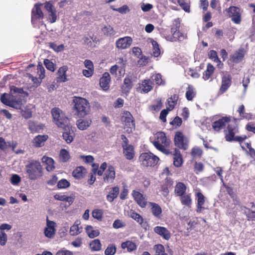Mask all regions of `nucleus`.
<instances>
[{
	"mask_svg": "<svg viewBox=\"0 0 255 255\" xmlns=\"http://www.w3.org/2000/svg\"><path fill=\"white\" fill-rule=\"evenodd\" d=\"M139 87L137 88L138 91L141 93H147L153 89V82L150 79H144L141 83L138 84Z\"/></svg>",
	"mask_w": 255,
	"mask_h": 255,
	"instance_id": "obj_20",
	"label": "nucleus"
},
{
	"mask_svg": "<svg viewBox=\"0 0 255 255\" xmlns=\"http://www.w3.org/2000/svg\"><path fill=\"white\" fill-rule=\"evenodd\" d=\"M102 31L107 36H114L116 33L114 28L110 25L105 26L103 28Z\"/></svg>",
	"mask_w": 255,
	"mask_h": 255,
	"instance_id": "obj_55",
	"label": "nucleus"
},
{
	"mask_svg": "<svg viewBox=\"0 0 255 255\" xmlns=\"http://www.w3.org/2000/svg\"><path fill=\"white\" fill-rule=\"evenodd\" d=\"M231 117L229 116L223 117L218 120L212 123V126L213 129L217 132L220 131L221 129L224 128L227 124L231 123Z\"/></svg>",
	"mask_w": 255,
	"mask_h": 255,
	"instance_id": "obj_15",
	"label": "nucleus"
},
{
	"mask_svg": "<svg viewBox=\"0 0 255 255\" xmlns=\"http://www.w3.org/2000/svg\"><path fill=\"white\" fill-rule=\"evenodd\" d=\"M178 99V96L176 94H174L169 98L166 103V109L170 111L173 110L177 104Z\"/></svg>",
	"mask_w": 255,
	"mask_h": 255,
	"instance_id": "obj_39",
	"label": "nucleus"
},
{
	"mask_svg": "<svg viewBox=\"0 0 255 255\" xmlns=\"http://www.w3.org/2000/svg\"><path fill=\"white\" fill-rule=\"evenodd\" d=\"M215 71L214 67L211 64L208 63L207 65V69L203 74V78L205 80H208L210 78Z\"/></svg>",
	"mask_w": 255,
	"mask_h": 255,
	"instance_id": "obj_43",
	"label": "nucleus"
},
{
	"mask_svg": "<svg viewBox=\"0 0 255 255\" xmlns=\"http://www.w3.org/2000/svg\"><path fill=\"white\" fill-rule=\"evenodd\" d=\"M44 64L48 70L52 72H54L55 71L56 65L51 60L48 59H44Z\"/></svg>",
	"mask_w": 255,
	"mask_h": 255,
	"instance_id": "obj_58",
	"label": "nucleus"
},
{
	"mask_svg": "<svg viewBox=\"0 0 255 255\" xmlns=\"http://www.w3.org/2000/svg\"><path fill=\"white\" fill-rule=\"evenodd\" d=\"M79 225L80 222L76 221L71 227L70 229V234L71 235L76 236L80 233Z\"/></svg>",
	"mask_w": 255,
	"mask_h": 255,
	"instance_id": "obj_50",
	"label": "nucleus"
},
{
	"mask_svg": "<svg viewBox=\"0 0 255 255\" xmlns=\"http://www.w3.org/2000/svg\"><path fill=\"white\" fill-rule=\"evenodd\" d=\"M93 167L96 166V168H94L93 169V171L94 174L97 173V174L99 176H102L103 174L104 171L106 169L107 167V164L106 162H103L100 167V169H98V165H96L95 163H93Z\"/></svg>",
	"mask_w": 255,
	"mask_h": 255,
	"instance_id": "obj_47",
	"label": "nucleus"
},
{
	"mask_svg": "<svg viewBox=\"0 0 255 255\" xmlns=\"http://www.w3.org/2000/svg\"><path fill=\"white\" fill-rule=\"evenodd\" d=\"M139 160L144 166L153 167L157 164L159 158L152 153L149 152L142 153L139 155Z\"/></svg>",
	"mask_w": 255,
	"mask_h": 255,
	"instance_id": "obj_8",
	"label": "nucleus"
},
{
	"mask_svg": "<svg viewBox=\"0 0 255 255\" xmlns=\"http://www.w3.org/2000/svg\"><path fill=\"white\" fill-rule=\"evenodd\" d=\"M92 124L91 118H86L85 119H80L77 121V127L80 130H85L90 126Z\"/></svg>",
	"mask_w": 255,
	"mask_h": 255,
	"instance_id": "obj_40",
	"label": "nucleus"
},
{
	"mask_svg": "<svg viewBox=\"0 0 255 255\" xmlns=\"http://www.w3.org/2000/svg\"><path fill=\"white\" fill-rule=\"evenodd\" d=\"M180 27V20L179 18L173 20L171 25V42H182L187 38V34L179 30Z\"/></svg>",
	"mask_w": 255,
	"mask_h": 255,
	"instance_id": "obj_6",
	"label": "nucleus"
},
{
	"mask_svg": "<svg viewBox=\"0 0 255 255\" xmlns=\"http://www.w3.org/2000/svg\"><path fill=\"white\" fill-rule=\"evenodd\" d=\"M173 183V180L169 177H166L164 181L161 185V191L164 197H166L169 194L168 189L170 188Z\"/></svg>",
	"mask_w": 255,
	"mask_h": 255,
	"instance_id": "obj_25",
	"label": "nucleus"
},
{
	"mask_svg": "<svg viewBox=\"0 0 255 255\" xmlns=\"http://www.w3.org/2000/svg\"><path fill=\"white\" fill-rule=\"evenodd\" d=\"M111 81V77L109 73L105 72L100 79V85L105 91L108 90L109 88V83Z\"/></svg>",
	"mask_w": 255,
	"mask_h": 255,
	"instance_id": "obj_30",
	"label": "nucleus"
},
{
	"mask_svg": "<svg viewBox=\"0 0 255 255\" xmlns=\"http://www.w3.org/2000/svg\"><path fill=\"white\" fill-rule=\"evenodd\" d=\"M161 35L166 39L167 41H171V36L172 33H171V28L170 30L168 29L162 28L160 31Z\"/></svg>",
	"mask_w": 255,
	"mask_h": 255,
	"instance_id": "obj_54",
	"label": "nucleus"
},
{
	"mask_svg": "<svg viewBox=\"0 0 255 255\" xmlns=\"http://www.w3.org/2000/svg\"><path fill=\"white\" fill-rule=\"evenodd\" d=\"M60 156L63 162H65L70 159V155L68 151L65 149H62L60 151Z\"/></svg>",
	"mask_w": 255,
	"mask_h": 255,
	"instance_id": "obj_62",
	"label": "nucleus"
},
{
	"mask_svg": "<svg viewBox=\"0 0 255 255\" xmlns=\"http://www.w3.org/2000/svg\"><path fill=\"white\" fill-rule=\"evenodd\" d=\"M149 205L151 207V212L152 215L158 219L161 217L162 209L161 207L157 203L154 202H149Z\"/></svg>",
	"mask_w": 255,
	"mask_h": 255,
	"instance_id": "obj_31",
	"label": "nucleus"
},
{
	"mask_svg": "<svg viewBox=\"0 0 255 255\" xmlns=\"http://www.w3.org/2000/svg\"><path fill=\"white\" fill-rule=\"evenodd\" d=\"M44 3H36L31 11V22L33 24H36L38 21L43 18L44 14L40 8V6Z\"/></svg>",
	"mask_w": 255,
	"mask_h": 255,
	"instance_id": "obj_14",
	"label": "nucleus"
},
{
	"mask_svg": "<svg viewBox=\"0 0 255 255\" xmlns=\"http://www.w3.org/2000/svg\"><path fill=\"white\" fill-rule=\"evenodd\" d=\"M232 76L230 74H226L222 77L221 85L219 89L220 94L226 92L232 84Z\"/></svg>",
	"mask_w": 255,
	"mask_h": 255,
	"instance_id": "obj_16",
	"label": "nucleus"
},
{
	"mask_svg": "<svg viewBox=\"0 0 255 255\" xmlns=\"http://www.w3.org/2000/svg\"><path fill=\"white\" fill-rule=\"evenodd\" d=\"M155 255H167L165 252L164 246L161 244L156 245L154 247Z\"/></svg>",
	"mask_w": 255,
	"mask_h": 255,
	"instance_id": "obj_57",
	"label": "nucleus"
},
{
	"mask_svg": "<svg viewBox=\"0 0 255 255\" xmlns=\"http://www.w3.org/2000/svg\"><path fill=\"white\" fill-rule=\"evenodd\" d=\"M121 248L123 249H127V250L129 252H132L135 250L137 248L136 244L130 241H127L125 242H123L121 244Z\"/></svg>",
	"mask_w": 255,
	"mask_h": 255,
	"instance_id": "obj_44",
	"label": "nucleus"
},
{
	"mask_svg": "<svg viewBox=\"0 0 255 255\" xmlns=\"http://www.w3.org/2000/svg\"><path fill=\"white\" fill-rule=\"evenodd\" d=\"M51 114L53 121L58 127L62 129H66L68 128L69 120L59 108H53L51 110Z\"/></svg>",
	"mask_w": 255,
	"mask_h": 255,
	"instance_id": "obj_5",
	"label": "nucleus"
},
{
	"mask_svg": "<svg viewBox=\"0 0 255 255\" xmlns=\"http://www.w3.org/2000/svg\"><path fill=\"white\" fill-rule=\"evenodd\" d=\"M116 177L115 168L112 165L108 166V169L106 171L104 176V181L105 182H113Z\"/></svg>",
	"mask_w": 255,
	"mask_h": 255,
	"instance_id": "obj_24",
	"label": "nucleus"
},
{
	"mask_svg": "<svg viewBox=\"0 0 255 255\" xmlns=\"http://www.w3.org/2000/svg\"><path fill=\"white\" fill-rule=\"evenodd\" d=\"M68 70L67 66H63L58 69L57 72V82L58 83H63L67 81L66 72Z\"/></svg>",
	"mask_w": 255,
	"mask_h": 255,
	"instance_id": "obj_27",
	"label": "nucleus"
},
{
	"mask_svg": "<svg viewBox=\"0 0 255 255\" xmlns=\"http://www.w3.org/2000/svg\"><path fill=\"white\" fill-rule=\"evenodd\" d=\"M195 197L197 199L196 212L201 213L205 209L203 205L205 203V197L200 191L195 193Z\"/></svg>",
	"mask_w": 255,
	"mask_h": 255,
	"instance_id": "obj_22",
	"label": "nucleus"
},
{
	"mask_svg": "<svg viewBox=\"0 0 255 255\" xmlns=\"http://www.w3.org/2000/svg\"><path fill=\"white\" fill-rule=\"evenodd\" d=\"M246 54L243 48H240L230 55V60L234 63H239L242 61Z\"/></svg>",
	"mask_w": 255,
	"mask_h": 255,
	"instance_id": "obj_19",
	"label": "nucleus"
},
{
	"mask_svg": "<svg viewBox=\"0 0 255 255\" xmlns=\"http://www.w3.org/2000/svg\"><path fill=\"white\" fill-rule=\"evenodd\" d=\"M186 98L188 101H192L196 96V93L193 86L189 85L186 92Z\"/></svg>",
	"mask_w": 255,
	"mask_h": 255,
	"instance_id": "obj_48",
	"label": "nucleus"
},
{
	"mask_svg": "<svg viewBox=\"0 0 255 255\" xmlns=\"http://www.w3.org/2000/svg\"><path fill=\"white\" fill-rule=\"evenodd\" d=\"M180 197V200L182 205L190 208L192 203L191 195L190 193L184 194Z\"/></svg>",
	"mask_w": 255,
	"mask_h": 255,
	"instance_id": "obj_41",
	"label": "nucleus"
},
{
	"mask_svg": "<svg viewBox=\"0 0 255 255\" xmlns=\"http://www.w3.org/2000/svg\"><path fill=\"white\" fill-rule=\"evenodd\" d=\"M151 42L153 46V56L155 57H157L160 54V49L159 47V44L157 41L153 39L151 40Z\"/></svg>",
	"mask_w": 255,
	"mask_h": 255,
	"instance_id": "obj_53",
	"label": "nucleus"
},
{
	"mask_svg": "<svg viewBox=\"0 0 255 255\" xmlns=\"http://www.w3.org/2000/svg\"><path fill=\"white\" fill-rule=\"evenodd\" d=\"M203 153L202 150L198 147H194L192 149L191 155L193 157H200Z\"/></svg>",
	"mask_w": 255,
	"mask_h": 255,
	"instance_id": "obj_61",
	"label": "nucleus"
},
{
	"mask_svg": "<svg viewBox=\"0 0 255 255\" xmlns=\"http://www.w3.org/2000/svg\"><path fill=\"white\" fill-rule=\"evenodd\" d=\"M46 226L47 227L44 230L45 236L48 238H51L55 234V223L53 221H49L47 218Z\"/></svg>",
	"mask_w": 255,
	"mask_h": 255,
	"instance_id": "obj_23",
	"label": "nucleus"
},
{
	"mask_svg": "<svg viewBox=\"0 0 255 255\" xmlns=\"http://www.w3.org/2000/svg\"><path fill=\"white\" fill-rule=\"evenodd\" d=\"M42 161L46 164L45 168L48 171H53L55 169L54 160L51 157L43 156Z\"/></svg>",
	"mask_w": 255,
	"mask_h": 255,
	"instance_id": "obj_37",
	"label": "nucleus"
},
{
	"mask_svg": "<svg viewBox=\"0 0 255 255\" xmlns=\"http://www.w3.org/2000/svg\"><path fill=\"white\" fill-rule=\"evenodd\" d=\"M130 217L138 223L142 227H143L146 223V222L144 223V220L142 216L134 211L130 212Z\"/></svg>",
	"mask_w": 255,
	"mask_h": 255,
	"instance_id": "obj_46",
	"label": "nucleus"
},
{
	"mask_svg": "<svg viewBox=\"0 0 255 255\" xmlns=\"http://www.w3.org/2000/svg\"><path fill=\"white\" fill-rule=\"evenodd\" d=\"M111 8L116 11H118L121 13H126L127 12L129 11L128 7L127 5H124L118 8H115L114 7L113 5H111Z\"/></svg>",
	"mask_w": 255,
	"mask_h": 255,
	"instance_id": "obj_64",
	"label": "nucleus"
},
{
	"mask_svg": "<svg viewBox=\"0 0 255 255\" xmlns=\"http://www.w3.org/2000/svg\"><path fill=\"white\" fill-rule=\"evenodd\" d=\"M25 171L28 178L31 180H35L43 175V168L38 160H32L25 165Z\"/></svg>",
	"mask_w": 255,
	"mask_h": 255,
	"instance_id": "obj_4",
	"label": "nucleus"
},
{
	"mask_svg": "<svg viewBox=\"0 0 255 255\" xmlns=\"http://www.w3.org/2000/svg\"><path fill=\"white\" fill-rule=\"evenodd\" d=\"M153 231L155 233L166 241H168L171 238V234L170 231L164 227L156 226L154 228Z\"/></svg>",
	"mask_w": 255,
	"mask_h": 255,
	"instance_id": "obj_21",
	"label": "nucleus"
},
{
	"mask_svg": "<svg viewBox=\"0 0 255 255\" xmlns=\"http://www.w3.org/2000/svg\"><path fill=\"white\" fill-rule=\"evenodd\" d=\"M123 154L126 158L128 160H132L135 156L134 148L131 144L122 147Z\"/></svg>",
	"mask_w": 255,
	"mask_h": 255,
	"instance_id": "obj_28",
	"label": "nucleus"
},
{
	"mask_svg": "<svg viewBox=\"0 0 255 255\" xmlns=\"http://www.w3.org/2000/svg\"><path fill=\"white\" fill-rule=\"evenodd\" d=\"M237 112L239 114V117L241 120L245 119L249 121L254 119L253 114L246 112L245 107L244 105H241L239 107Z\"/></svg>",
	"mask_w": 255,
	"mask_h": 255,
	"instance_id": "obj_29",
	"label": "nucleus"
},
{
	"mask_svg": "<svg viewBox=\"0 0 255 255\" xmlns=\"http://www.w3.org/2000/svg\"><path fill=\"white\" fill-rule=\"evenodd\" d=\"M163 106L161 100L157 101L156 104H153L149 106V109L152 111L158 112Z\"/></svg>",
	"mask_w": 255,
	"mask_h": 255,
	"instance_id": "obj_63",
	"label": "nucleus"
},
{
	"mask_svg": "<svg viewBox=\"0 0 255 255\" xmlns=\"http://www.w3.org/2000/svg\"><path fill=\"white\" fill-rule=\"evenodd\" d=\"M70 125L68 124V128L66 129H63L64 131L63 133V137L67 143H70L73 140L74 133L73 130H70Z\"/></svg>",
	"mask_w": 255,
	"mask_h": 255,
	"instance_id": "obj_35",
	"label": "nucleus"
},
{
	"mask_svg": "<svg viewBox=\"0 0 255 255\" xmlns=\"http://www.w3.org/2000/svg\"><path fill=\"white\" fill-rule=\"evenodd\" d=\"M208 55L209 58L217 63V66L218 68L221 69L223 67V64L221 63V60L218 56L217 52L215 50H210L208 52Z\"/></svg>",
	"mask_w": 255,
	"mask_h": 255,
	"instance_id": "obj_38",
	"label": "nucleus"
},
{
	"mask_svg": "<svg viewBox=\"0 0 255 255\" xmlns=\"http://www.w3.org/2000/svg\"><path fill=\"white\" fill-rule=\"evenodd\" d=\"M85 229L86 233L90 238H94L98 237L100 234L99 231L97 229L95 230L91 225L87 226Z\"/></svg>",
	"mask_w": 255,
	"mask_h": 255,
	"instance_id": "obj_45",
	"label": "nucleus"
},
{
	"mask_svg": "<svg viewBox=\"0 0 255 255\" xmlns=\"http://www.w3.org/2000/svg\"><path fill=\"white\" fill-rule=\"evenodd\" d=\"M151 78L157 85H164L165 84V82L162 80V76L159 73L153 74Z\"/></svg>",
	"mask_w": 255,
	"mask_h": 255,
	"instance_id": "obj_52",
	"label": "nucleus"
},
{
	"mask_svg": "<svg viewBox=\"0 0 255 255\" xmlns=\"http://www.w3.org/2000/svg\"><path fill=\"white\" fill-rule=\"evenodd\" d=\"M103 212L102 210L95 209L92 211V217L99 221H101L103 218Z\"/></svg>",
	"mask_w": 255,
	"mask_h": 255,
	"instance_id": "obj_59",
	"label": "nucleus"
},
{
	"mask_svg": "<svg viewBox=\"0 0 255 255\" xmlns=\"http://www.w3.org/2000/svg\"><path fill=\"white\" fill-rule=\"evenodd\" d=\"M44 6L48 14L47 20L51 23L55 22L57 18V10L53 4L52 1H46L44 3Z\"/></svg>",
	"mask_w": 255,
	"mask_h": 255,
	"instance_id": "obj_11",
	"label": "nucleus"
},
{
	"mask_svg": "<svg viewBox=\"0 0 255 255\" xmlns=\"http://www.w3.org/2000/svg\"><path fill=\"white\" fill-rule=\"evenodd\" d=\"M0 100L2 103L10 107L16 109H21L22 107V99L20 97L11 99V96L5 93L1 95Z\"/></svg>",
	"mask_w": 255,
	"mask_h": 255,
	"instance_id": "obj_7",
	"label": "nucleus"
},
{
	"mask_svg": "<svg viewBox=\"0 0 255 255\" xmlns=\"http://www.w3.org/2000/svg\"><path fill=\"white\" fill-rule=\"evenodd\" d=\"M73 110L80 118H84L88 115L91 111L90 105L85 98L81 97H74L73 99Z\"/></svg>",
	"mask_w": 255,
	"mask_h": 255,
	"instance_id": "obj_1",
	"label": "nucleus"
},
{
	"mask_svg": "<svg viewBox=\"0 0 255 255\" xmlns=\"http://www.w3.org/2000/svg\"><path fill=\"white\" fill-rule=\"evenodd\" d=\"M186 1V0H177V2L186 12H189L190 5Z\"/></svg>",
	"mask_w": 255,
	"mask_h": 255,
	"instance_id": "obj_60",
	"label": "nucleus"
},
{
	"mask_svg": "<svg viewBox=\"0 0 255 255\" xmlns=\"http://www.w3.org/2000/svg\"><path fill=\"white\" fill-rule=\"evenodd\" d=\"M154 140L152 144L159 151L166 155H169L171 152L167 148L169 147L171 141L167 138L166 134L163 131H157L154 135Z\"/></svg>",
	"mask_w": 255,
	"mask_h": 255,
	"instance_id": "obj_2",
	"label": "nucleus"
},
{
	"mask_svg": "<svg viewBox=\"0 0 255 255\" xmlns=\"http://www.w3.org/2000/svg\"><path fill=\"white\" fill-rule=\"evenodd\" d=\"M119 192L120 188L118 186L111 188V190L106 196L107 201L109 202H112L114 199L118 197Z\"/></svg>",
	"mask_w": 255,
	"mask_h": 255,
	"instance_id": "obj_32",
	"label": "nucleus"
},
{
	"mask_svg": "<svg viewBox=\"0 0 255 255\" xmlns=\"http://www.w3.org/2000/svg\"><path fill=\"white\" fill-rule=\"evenodd\" d=\"M228 16L236 24H240L241 22L240 9L236 6H231L226 9Z\"/></svg>",
	"mask_w": 255,
	"mask_h": 255,
	"instance_id": "obj_13",
	"label": "nucleus"
},
{
	"mask_svg": "<svg viewBox=\"0 0 255 255\" xmlns=\"http://www.w3.org/2000/svg\"><path fill=\"white\" fill-rule=\"evenodd\" d=\"M173 165L176 167H181L183 162V159L180 151L175 148L173 153Z\"/></svg>",
	"mask_w": 255,
	"mask_h": 255,
	"instance_id": "obj_33",
	"label": "nucleus"
},
{
	"mask_svg": "<svg viewBox=\"0 0 255 255\" xmlns=\"http://www.w3.org/2000/svg\"><path fill=\"white\" fill-rule=\"evenodd\" d=\"M239 131V126L235 123H229L227 126V128L224 130L225 138L227 141H236L240 143L243 142L245 139L247 138L246 135H243L242 136L236 135V134L238 133Z\"/></svg>",
	"mask_w": 255,
	"mask_h": 255,
	"instance_id": "obj_3",
	"label": "nucleus"
},
{
	"mask_svg": "<svg viewBox=\"0 0 255 255\" xmlns=\"http://www.w3.org/2000/svg\"><path fill=\"white\" fill-rule=\"evenodd\" d=\"M117 251V247L114 244H110L105 251V255H114Z\"/></svg>",
	"mask_w": 255,
	"mask_h": 255,
	"instance_id": "obj_51",
	"label": "nucleus"
},
{
	"mask_svg": "<svg viewBox=\"0 0 255 255\" xmlns=\"http://www.w3.org/2000/svg\"><path fill=\"white\" fill-rule=\"evenodd\" d=\"M186 185L183 182H178L175 186L174 193L177 196H181L186 193Z\"/></svg>",
	"mask_w": 255,
	"mask_h": 255,
	"instance_id": "obj_34",
	"label": "nucleus"
},
{
	"mask_svg": "<svg viewBox=\"0 0 255 255\" xmlns=\"http://www.w3.org/2000/svg\"><path fill=\"white\" fill-rule=\"evenodd\" d=\"M132 87L133 83L131 80V77H126L124 79V83L121 87L122 93L126 94L129 93Z\"/></svg>",
	"mask_w": 255,
	"mask_h": 255,
	"instance_id": "obj_26",
	"label": "nucleus"
},
{
	"mask_svg": "<svg viewBox=\"0 0 255 255\" xmlns=\"http://www.w3.org/2000/svg\"><path fill=\"white\" fill-rule=\"evenodd\" d=\"M121 121L124 125L126 131L128 133L132 132V129L135 128L134 120L131 113L128 111H124L121 118Z\"/></svg>",
	"mask_w": 255,
	"mask_h": 255,
	"instance_id": "obj_9",
	"label": "nucleus"
},
{
	"mask_svg": "<svg viewBox=\"0 0 255 255\" xmlns=\"http://www.w3.org/2000/svg\"><path fill=\"white\" fill-rule=\"evenodd\" d=\"M131 195L136 203L141 207L145 208L147 204V199L142 194L136 190H133Z\"/></svg>",
	"mask_w": 255,
	"mask_h": 255,
	"instance_id": "obj_17",
	"label": "nucleus"
},
{
	"mask_svg": "<svg viewBox=\"0 0 255 255\" xmlns=\"http://www.w3.org/2000/svg\"><path fill=\"white\" fill-rule=\"evenodd\" d=\"M174 144L180 149L186 150L188 147V141L180 131L175 133L174 138Z\"/></svg>",
	"mask_w": 255,
	"mask_h": 255,
	"instance_id": "obj_12",
	"label": "nucleus"
},
{
	"mask_svg": "<svg viewBox=\"0 0 255 255\" xmlns=\"http://www.w3.org/2000/svg\"><path fill=\"white\" fill-rule=\"evenodd\" d=\"M86 173L87 170L85 167L83 166H79L73 170L72 175L75 178L80 179L83 178Z\"/></svg>",
	"mask_w": 255,
	"mask_h": 255,
	"instance_id": "obj_36",
	"label": "nucleus"
},
{
	"mask_svg": "<svg viewBox=\"0 0 255 255\" xmlns=\"http://www.w3.org/2000/svg\"><path fill=\"white\" fill-rule=\"evenodd\" d=\"M36 70L38 77H34L31 74H27L29 79H31L33 82V86L36 87L40 85L42 80L45 77V69L42 64H38Z\"/></svg>",
	"mask_w": 255,
	"mask_h": 255,
	"instance_id": "obj_10",
	"label": "nucleus"
},
{
	"mask_svg": "<svg viewBox=\"0 0 255 255\" xmlns=\"http://www.w3.org/2000/svg\"><path fill=\"white\" fill-rule=\"evenodd\" d=\"M57 186L58 189L67 188L70 186V183L67 180L62 179L57 182Z\"/></svg>",
	"mask_w": 255,
	"mask_h": 255,
	"instance_id": "obj_56",
	"label": "nucleus"
},
{
	"mask_svg": "<svg viewBox=\"0 0 255 255\" xmlns=\"http://www.w3.org/2000/svg\"><path fill=\"white\" fill-rule=\"evenodd\" d=\"M90 247L92 251H99L101 250L102 245L100 240L95 239L93 240L90 244Z\"/></svg>",
	"mask_w": 255,
	"mask_h": 255,
	"instance_id": "obj_49",
	"label": "nucleus"
},
{
	"mask_svg": "<svg viewBox=\"0 0 255 255\" xmlns=\"http://www.w3.org/2000/svg\"><path fill=\"white\" fill-rule=\"evenodd\" d=\"M132 42V38L129 36L119 38L116 42V46L118 49H125L130 46Z\"/></svg>",
	"mask_w": 255,
	"mask_h": 255,
	"instance_id": "obj_18",
	"label": "nucleus"
},
{
	"mask_svg": "<svg viewBox=\"0 0 255 255\" xmlns=\"http://www.w3.org/2000/svg\"><path fill=\"white\" fill-rule=\"evenodd\" d=\"M47 135H38L33 140V145L35 147H41L44 145V142L47 139Z\"/></svg>",
	"mask_w": 255,
	"mask_h": 255,
	"instance_id": "obj_42",
	"label": "nucleus"
}]
</instances>
